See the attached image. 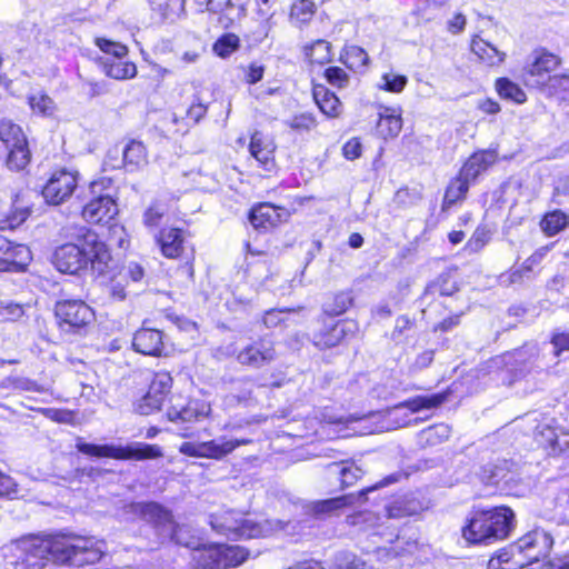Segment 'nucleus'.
<instances>
[{
  "instance_id": "1",
  "label": "nucleus",
  "mask_w": 569,
  "mask_h": 569,
  "mask_svg": "<svg viewBox=\"0 0 569 569\" xmlns=\"http://www.w3.org/2000/svg\"><path fill=\"white\" fill-rule=\"evenodd\" d=\"M14 569H42L46 560L82 567L97 563L106 552L102 540L76 535L28 537L16 545Z\"/></svg>"
},
{
  "instance_id": "2",
  "label": "nucleus",
  "mask_w": 569,
  "mask_h": 569,
  "mask_svg": "<svg viewBox=\"0 0 569 569\" xmlns=\"http://www.w3.org/2000/svg\"><path fill=\"white\" fill-rule=\"evenodd\" d=\"M110 262L111 254L107 244L89 229L77 238V242L58 247L53 254L56 268L70 274L78 273L88 266L98 274H103L108 271Z\"/></svg>"
},
{
  "instance_id": "3",
  "label": "nucleus",
  "mask_w": 569,
  "mask_h": 569,
  "mask_svg": "<svg viewBox=\"0 0 569 569\" xmlns=\"http://www.w3.org/2000/svg\"><path fill=\"white\" fill-rule=\"evenodd\" d=\"M210 526L217 533L230 539H251L286 530L288 522L262 520L257 516L244 515L236 510H221L210 516Z\"/></svg>"
},
{
  "instance_id": "4",
  "label": "nucleus",
  "mask_w": 569,
  "mask_h": 569,
  "mask_svg": "<svg viewBox=\"0 0 569 569\" xmlns=\"http://www.w3.org/2000/svg\"><path fill=\"white\" fill-rule=\"evenodd\" d=\"M515 528V513L505 506L476 510L462 528L463 538L471 543H492L506 539Z\"/></svg>"
},
{
  "instance_id": "5",
  "label": "nucleus",
  "mask_w": 569,
  "mask_h": 569,
  "mask_svg": "<svg viewBox=\"0 0 569 569\" xmlns=\"http://www.w3.org/2000/svg\"><path fill=\"white\" fill-rule=\"evenodd\" d=\"M553 546V537L543 528L537 527L511 545L509 551L500 552L489 561V569H498L502 565L511 567L501 569L525 568L549 555Z\"/></svg>"
},
{
  "instance_id": "6",
  "label": "nucleus",
  "mask_w": 569,
  "mask_h": 569,
  "mask_svg": "<svg viewBox=\"0 0 569 569\" xmlns=\"http://www.w3.org/2000/svg\"><path fill=\"white\" fill-rule=\"evenodd\" d=\"M77 449L84 455L92 457H106L118 460H146L156 459L163 456L162 449L158 445L144 442H132L128 446L116 445H92L79 441Z\"/></svg>"
},
{
  "instance_id": "7",
  "label": "nucleus",
  "mask_w": 569,
  "mask_h": 569,
  "mask_svg": "<svg viewBox=\"0 0 569 569\" xmlns=\"http://www.w3.org/2000/svg\"><path fill=\"white\" fill-rule=\"evenodd\" d=\"M249 551L240 546L210 545L197 551L193 569H230L240 566Z\"/></svg>"
},
{
  "instance_id": "8",
  "label": "nucleus",
  "mask_w": 569,
  "mask_h": 569,
  "mask_svg": "<svg viewBox=\"0 0 569 569\" xmlns=\"http://www.w3.org/2000/svg\"><path fill=\"white\" fill-rule=\"evenodd\" d=\"M96 44L101 51L111 56L104 58L102 61L103 71L108 77L117 80H126L136 77V64L123 60L128 53V49L124 44L104 38H97Z\"/></svg>"
},
{
  "instance_id": "9",
  "label": "nucleus",
  "mask_w": 569,
  "mask_h": 569,
  "mask_svg": "<svg viewBox=\"0 0 569 569\" xmlns=\"http://www.w3.org/2000/svg\"><path fill=\"white\" fill-rule=\"evenodd\" d=\"M149 381V389L139 400L134 403V410L143 416L151 415L158 411L167 395L172 387V378L169 372H147L146 378Z\"/></svg>"
},
{
  "instance_id": "10",
  "label": "nucleus",
  "mask_w": 569,
  "mask_h": 569,
  "mask_svg": "<svg viewBox=\"0 0 569 569\" xmlns=\"http://www.w3.org/2000/svg\"><path fill=\"white\" fill-rule=\"evenodd\" d=\"M54 313L62 330H80L94 320V311L81 300H63L56 305Z\"/></svg>"
},
{
  "instance_id": "11",
  "label": "nucleus",
  "mask_w": 569,
  "mask_h": 569,
  "mask_svg": "<svg viewBox=\"0 0 569 569\" xmlns=\"http://www.w3.org/2000/svg\"><path fill=\"white\" fill-rule=\"evenodd\" d=\"M131 509L143 520L152 523L163 540L169 539L180 542L177 537V526L172 520V516L170 511L161 505L156 502H140L132 505Z\"/></svg>"
},
{
  "instance_id": "12",
  "label": "nucleus",
  "mask_w": 569,
  "mask_h": 569,
  "mask_svg": "<svg viewBox=\"0 0 569 569\" xmlns=\"http://www.w3.org/2000/svg\"><path fill=\"white\" fill-rule=\"evenodd\" d=\"M78 187V173L67 169L54 170L42 188L47 203L58 206L66 202Z\"/></svg>"
},
{
  "instance_id": "13",
  "label": "nucleus",
  "mask_w": 569,
  "mask_h": 569,
  "mask_svg": "<svg viewBox=\"0 0 569 569\" xmlns=\"http://www.w3.org/2000/svg\"><path fill=\"white\" fill-rule=\"evenodd\" d=\"M560 59L550 52L536 51L526 69V82L531 87L546 86L558 69Z\"/></svg>"
},
{
  "instance_id": "14",
  "label": "nucleus",
  "mask_w": 569,
  "mask_h": 569,
  "mask_svg": "<svg viewBox=\"0 0 569 569\" xmlns=\"http://www.w3.org/2000/svg\"><path fill=\"white\" fill-rule=\"evenodd\" d=\"M357 330L358 326L353 320L330 322L313 335V343L320 349L332 348L353 336Z\"/></svg>"
},
{
  "instance_id": "15",
  "label": "nucleus",
  "mask_w": 569,
  "mask_h": 569,
  "mask_svg": "<svg viewBox=\"0 0 569 569\" xmlns=\"http://www.w3.org/2000/svg\"><path fill=\"white\" fill-rule=\"evenodd\" d=\"M118 213V206L109 194L90 199L82 209V217L89 223H108Z\"/></svg>"
},
{
  "instance_id": "16",
  "label": "nucleus",
  "mask_w": 569,
  "mask_h": 569,
  "mask_svg": "<svg viewBox=\"0 0 569 569\" xmlns=\"http://www.w3.org/2000/svg\"><path fill=\"white\" fill-rule=\"evenodd\" d=\"M276 358V350L273 342L268 339H260L238 353V361L241 365L259 368L263 365L270 363Z\"/></svg>"
},
{
  "instance_id": "17",
  "label": "nucleus",
  "mask_w": 569,
  "mask_h": 569,
  "mask_svg": "<svg viewBox=\"0 0 569 569\" xmlns=\"http://www.w3.org/2000/svg\"><path fill=\"white\" fill-rule=\"evenodd\" d=\"M249 151L266 172L274 171L276 144L270 137L264 136L260 131L253 132L250 139Z\"/></svg>"
},
{
  "instance_id": "18",
  "label": "nucleus",
  "mask_w": 569,
  "mask_h": 569,
  "mask_svg": "<svg viewBox=\"0 0 569 569\" xmlns=\"http://www.w3.org/2000/svg\"><path fill=\"white\" fill-rule=\"evenodd\" d=\"M28 259L29 251L26 246L12 244L0 234V271L19 270Z\"/></svg>"
},
{
  "instance_id": "19",
  "label": "nucleus",
  "mask_w": 569,
  "mask_h": 569,
  "mask_svg": "<svg viewBox=\"0 0 569 569\" xmlns=\"http://www.w3.org/2000/svg\"><path fill=\"white\" fill-rule=\"evenodd\" d=\"M287 217L288 212L284 208L263 202L252 208L249 219L254 229L267 230L277 226Z\"/></svg>"
},
{
  "instance_id": "20",
  "label": "nucleus",
  "mask_w": 569,
  "mask_h": 569,
  "mask_svg": "<svg viewBox=\"0 0 569 569\" xmlns=\"http://www.w3.org/2000/svg\"><path fill=\"white\" fill-rule=\"evenodd\" d=\"M132 346L137 352L159 357L162 355L164 348L162 332L154 329L141 328L134 333Z\"/></svg>"
},
{
  "instance_id": "21",
  "label": "nucleus",
  "mask_w": 569,
  "mask_h": 569,
  "mask_svg": "<svg viewBox=\"0 0 569 569\" xmlns=\"http://www.w3.org/2000/svg\"><path fill=\"white\" fill-rule=\"evenodd\" d=\"M209 403L199 400H190L186 406H172L167 415L171 421L191 422L210 415Z\"/></svg>"
},
{
  "instance_id": "22",
  "label": "nucleus",
  "mask_w": 569,
  "mask_h": 569,
  "mask_svg": "<svg viewBox=\"0 0 569 569\" xmlns=\"http://www.w3.org/2000/svg\"><path fill=\"white\" fill-rule=\"evenodd\" d=\"M31 214L29 204L24 203L19 196L4 209H0V230H13L20 227Z\"/></svg>"
},
{
  "instance_id": "23",
  "label": "nucleus",
  "mask_w": 569,
  "mask_h": 569,
  "mask_svg": "<svg viewBox=\"0 0 569 569\" xmlns=\"http://www.w3.org/2000/svg\"><path fill=\"white\" fill-rule=\"evenodd\" d=\"M446 399V393L417 396L389 409L387 416L391 419L392 417H397L403 409H408L410 412H418L423 409L436 408L443 403Z\"/></svg>"
},
{
  "instance_id": "24",
  "label": "nucleus",
  "mask_w": 569,
  "mask_h": 569,
  "mask_svg": "<svg viewBox=\"0 0 569 569\" xmlns=\"http://www.w3.org/2000/svg\"><path fill=\"white\" fill-rule=\"evenodd\" d=\"M400 107H382L379 112L377 131L383 139L397 137L402 129Z\"/></svg>"
},
{
  "instance_id": "25",
  "label": "nucleus",
  "mask_w": 569,
  "mask_h": 569,
  "mask_svg": "<svg viewBox=\"0 0 569 569\" xmlns=\"http://www.w3.org/2000/svg\"><path fill=\"white\" fill-rule=\"evenodd\" d=\"M248 439H227L220 437L214 440L202 442V458L220 460L231 453L236 448L248 445Z\"/></svg>"
},
{
  "instance_id": "26",
  "label": "nucleus",
  "mask_w": 569,
  "mask_h": 569,
  "mask_svg": "<svg viewBox=\"0 0 569 569\" xmlns=\"http://www.w3.org/2000/svg\"><path fill=\"white\" fill-rule=\"evenodd\" d=\"M248 439H227L220 437L214 440L202 442V458L220 460L231 453L236 448L248 445Z\"/></svg>"
},
{
  "instance_id": "27",
  "label": "nucleus",
  "mask_w": 569,
  "mask_h": 569,
  "mask_svg": "<svg viewBox=\"0 0 569 569\" xmlns=\"http://www.w3.org/2000/svg\"><path fill=\"white\" fill-rule=\"evenodd\" d=\"M497 154L491 150L473 153L463 164L460 172L462 177L473 181L482 171L496 162Z\"/></svg>"
},
{
  "instance_id": "28",
  "label": "nucleus",
  "mask_w": 569,
  "mask_h": 569,
  "mask_svg": "<svg viewBox=\"0 0 569 569\" xmlns=\"http://www.w3.org/2000/svg\"><path fill=\"white\" fill-rule=\"evenodd\" d=\"M161 252L164 257L174 259L178 258L183 250V232L181 229L169 228L161 230L158 239Z\"/></svg>"
},
{
  "instance_id": "29",
  "label": "nucleus",
  "mask_w": 569,
  "mask_h": 569,
  "mask_svg": "<svg viewBox=\"0 0 569 569\" xmlns=\"http://www.w3.org/2000/svg\"><path fill=\"white\" fill-rule=\"evenodd\" d=\"M420 509L421 503L412 495L398 497L386 506L387 517L393 519L416 515Z\"/></svg>"
},
{
  "instance_id": "30",
  "label": "nucleus",
  "mask_w": 569,
  "mask_h": 569,
  "mask_svg": "<svg viewBox=\"0 0 569 569\" xmlns=\"http://www.w3.org/2000/svg\"><path fill=\"white\" fill-rule=\"evenodd\" d=\"M148 162L146 147L139 141H130L123 149V164L128 171H134Z\"/></svg>"
},
{
  "instance_id": "31",
  "label": "nucleus",
  "mask_w": 569,
  "mask_h": 569,
  "mask_svg": "<svg viewBox=\"0 0 569 569\" xmlns=\"http://www.w3.org/2000/svg\"><path fill=\"white\" fill-rule=\"evenodd\" d=\"M0 140L6 148L28 144L21 127L10 120L0 121Z\"/></svg>"
},
{
  "instance_id": "32",
  "label": "nucleus",
  "mask_w": 569,
  "mask_h": 569,
  "mask_svg": "<svg viewBox=\"0 0 569 569\" xmlns=\"http://www.w3.org/2000/svg\"><path fill=\"white\" fill-rule=\"evenodd\" d=\"M471 49L483 62L497 66L505 60V53L482 39H473Z\"/></svg>"
},
{
  "instance_id": "33",
  "label": "nucleus",
  "mask_w": 569,
  "mask_h": 569,
  "mask_svg": "<svg viewBox=\"0 0 569 569\" xmlns=\"http://www.w3.org/2000/svg\"><path fill=\"white\" fill-rule=\"evenodd\" d=\"M470 182L471 180L462 177L461 172L456 179L451 180L445 193L443 208H449L463 199L469 190Z\"/></svg>"
},
{
  "instance_id": "34",
  "label": "nucleus",
  "mask_w": 569,
  "mask_h": 569,
  "mask_svg": "<svg viewBox=\"0 0 569 569\" xmlns=\"http://www.w3.org/2000/svg\"><path fill=\"white\" fill-rule=\"evenodd\" d=\"M315 100L319 109L328 117H338L341 112V102L338 97L325 89L316 90Z\"/></svg>"
},
{
  "instance_id": "35",
  "label": "nucleus",
  "mask_w": 569,
  "mask_h": 569,
  "mask_svg": "<svg viewBox=\"0 0 569 569\" xmlns=\"http://www.w3.org/2000/svg\"><path fill=\"white\" fill-rule=\"evenodd\" d=\"M340 60L351 70H359L369 62L368 53L360 47L346 46L340 54Z\"/></svg>"
},
{
  "instance_id": "36",
  "label": "nucleus",
  "mask_w": 569,
  "mask_h": 569,
  "mask_svg": "<svg viewBox=\"0 0 569 569\" xmlns=\"http://www.w3.org/2000/svg\"><path fill=\"white\" fill-rule=\"evenodd\" d=\"M7 149L9 150L7 157V167L12 171L24 170L31 160V153L28 144L10 147Z\"/></svg>"
},
{
  "instance_id": "37",
  "label": "nucleus",
  "mask_w": 569,
  "mask_h": 569,
  "mask_svg": "<svg viewBox=\"0 0 569 569\" xmlns=\"http://www.w3.org/2000/svg\"><path fill=\"white\" fill-rule=\"evenodd\" d=\"M508 475L507 462H489L481 467L479 477L487 485H498Z\"/></svg>"
},
{
  "instance_id": "38",
  "label": "nucleus",
  "mask_w": 569,
  "mask_h": 569,
  "mask_svg": "<svg viewBox=\"0 0 569 569\" xmlns=\"http://www.w3.org/2000/svg\"><path fill=\"white\" fill-rule=\"evenodd\" d=\"M316 11V6L311 0H296L291 7L290 19L297 26L308 23Z\"/></svg>"
},
{
  "instance_id": "39",
  "label": "nucleus",
  "mask_w": 569,
  "mask_h": 569,
  "mask_svg": "<svg viewBox=\"0 0 569 569\" xmlns=\"http://www.w3.org/2000/svg\"><path fill=\"white\" fill-rule=\"evenodd\" d=\"M305 53L311 62L323 64L331 60V46L326 40H317L305 47Z\"/></svg>"
},
{
  "instance_id": "40",
  "label": "nucleus",
  "mask_w": 569,
  "mask_h": 569,
  "mask_svg": "<svg viewBox=\"0 0 569 569\" xmlns=\"http://www.w3.org/2000/svg\"><path fill=\"white\" fill-rule=\"evenodd\" d=\"M496 88L501 98L515 101L517 103H522L527 99L525 91L509 79H498L496 82Z\"/></svg>"
},
{
  "instance_id": "41",
  "label": "nucleus",
  "mask_w": 569,
  "mask_h": 569,
  "mask_svg": "<svg viewBox=\"0 0 569 569\" xmlns=\"http://www.w3.org/2000/svg\"><path fill=\"white\" fill-rule=\"evenodd\" d=\"M568 224V217L560 210L547 213L540 226L542 231L548 236H555Z\"/></svg>"
},
{
  "instance_id": "42",
  "label": "nucleus",
  "mask_w": 569,
  "mask_h": 569,
  "mask_svg": "<svg viewBox=\"0 0 569 569\" xmlns=\"http://www.w3.org/2000/svg\"><path fill=\"white\" fill-rule=\"evenodd\" d=\"M31 110L43 117H51L56 112L54 101L46 93L38 92L29 97Z\"/></svg>"
},
{
  "instance_id": "43",
  "label": "nucleus",
  "mask_w": 569,
  "mask_h": 569,
  "mask_svg": "<svg viewBox=\"0 0 569 569\" xmlns=\"http://www.w3.org/2000/svg\"><path fill=\"white\" fill-rule=\"evenodd\" d=\"M332 468L337 469L343 487L352 486L363 476L362 469L353 462L335 463Z\"/></svg>"
},
{
  "instance_id": "44",
  "label": "nucleus",
  "mask_w": 569,
  "mask_h": 569,
  "mask_svg": "<svg viewBox=\"0 0 569 569\" xmlns=\"http://www.w3.org/2000/svg\"><path fill=\"white\" fill-rule=\"evenodd\" d=\"M239 47V39L237 36L229 33L222 36L213 44V51L222 58L229 57Z\"/></svg>"
},
{
  "instance_id": "45",
  "label": "nucleus",
  "mask_w": 569,
  "mask_h": 569,
  "mask_svg": "<svg viewBox=\"0 0 569 569\" xmlns=\"http://www.w3.org/2000/svg\"><path fill=\"white\" fill-rule=\"evenodd\" d=\"M381 82L382 83L379 84L381 89L393 93H399L405 89L408 80L405 76L388 72L382 74Z\"/></svg>"
},
{
  "instance_id": "46",
  "label": "nucleus",
  "mask_w": 569,
  "mask_h": 569,
  "mask_svg": "<svg viewBox=\"0 0 569 569\" xmlns=\"http://www.w3.org/2000/svg\"><path fill=\"white\" fill-rule=\"evenodd\" d=\"M356 498L353 495L341 496L332 499H327L317 505L318 512H330L341 509L346 506L352 505Z\"/></svg>"
},
{
  "instance_id": "47",
  "label": "nucleus",
  "mask_w": 569,
  "mask_h": 569,
  "mask_svg": "<svg viewBox=\"0 0 569 569\" xmlns=\"http://www.w3.org/2000/svg\"><path fill=\"white\" fill-rule=\"evenodd\" d=\"M351 305V298L348 293L341 292L335 296L332 303H325L323 310L331 316L343 313Z\"/></svg>"
},
{
  "instance_id": "48",
  "label": "nucleus",
  "mask_w": 569,
  "mask_h": 569,
  "mask_svg": "<svg viewBox=\"0 0 569 569\" xmlns=\"http://www.w3.org/2000/svg\"><path fill=\"white\" fill-rule=\"evenodd\" d=\"M288 124L293 130L301 131V132H303V131L308 132V131L315 129L317 127L318 122H317V119L315 118V116L306 112V113H300V114L292 117L288 121Z\"/></svg>"
},
{
  "instance_id": "49",
  "label": "nucleus",
  "mask_w": 569,
  "mask_h": 569,
  "mask_svg": "<svg viewBox=\"0 0 569 569\" xmlns=\"http://www.w3.org/2000/svg\"><path fill=\"white\" fill-rule=\"evenodd\" d=\"M164 207L158 202L151 203L143 213V223L148 228H156L159 226L163 214Z\"/></svg>"
},
{
  "instance_id": "50",
  "label": "nucleus",
  "mask_w": 569,
  "mask_h": 569,
  "mask_svg": "<svg viewBox=\"0 0 569 569\" xmlns=\"http://www.w3.org/2000/svg\"><path fill=\"white\" fill-rule=\"evenodd\" d=\"M450 436V427L445 423L436 425L423 431L426 440L432 445L448 439Z\"/></svg>"
},
{
  "instance_id": "51",
  "label": "nucleus",
  "mask_w": 569,
  "mask_h": 569,
  "mask_svg": "<svg viewBox=\"0 0 569 569\" xmlns=\"http://www.w3.org/2000/svg\"><path fill=\"white\" fill-rule=\"evenodd\" d=\"M327 81L338 88H343L349 81L348 73L339 67H330L325 72Z\"/></svg>"
},
{
  "instance_id": "52",
  "label": "nucleus",
  "mask_w": 569,
  "mask_h": 569,
  "mask_svg": "<svg viewBox=\"0 0 569 569\" xmlns=\"http://www.w3.org/2000/svg\"><path fill=\"white\" fill-rule=\"evenodd\" d=\"M559 430L550 426H541L536 435L537 441L550 451Z\"/></svg>"
},
{
  "instance_id": "53",
  "label": "nucleus",
  "mask_w": 569,
  "mask_h": 569,
  "mask_svg": "<svg viewBox=\"0 0 569 569\" xmlns=\"http://www.w3.org/2000/svg\"><path fill=\"white\" fill-rule=\"evenodd\" d=\"M551 343L556 356H559L563 351H569V330L553 331Z\"/></svg>"
},
{
  "instance_id": "54",
  "label": "nucleus",
  "mask_w": 569,
  "mask_h": 569,
  "mask_svg": "<svg viewBox=\"0 0 569 569\" xmlns=\"http://www.w3.org/2000/svg\"><path fill=\"white\" fill-rule=\"evenodd\" d=\"M290 310L283 309H272L266 312L263 317V323L266 327L271 328L280 325L286 320V315H288Z\"/></svg>"
},
{
  "instance_id": "55",
  "label": "nucleus",
  "mask_w": 569,
  "mask_h": 569,
  "mask_svg": "<svg viewBox=\"0 0 569 569\" xmlns=\"http://www.w3.org/2000/svg\"><path fill=\"white\" fill-rule=\"evenodd\" d=\"M362 146L359 139L352 138L348 140L342 148L343 157L348 160H355L361 156Z\"/></svg>"
},
{
  "instance_id": "56",
  "label": "nucleus",
  "mask_w": 569,
  "mask_h": 569,
  "mask_svg": "<svg viewBox=\"0 0 569 569\" xmlns=\"http://www.w3.org/2000/svg\"><path fill=\"white\" fill-rule=\"evenodd\" d=\"M207 112V106L199 101V98L196 97L189 109L187 110V117L193 122H198L201 118L204 117Z\"/></svg>"
},
{
  "instance_id": "57",
  "label": "nucleus",
  "mask_w": 569,
  "mask_h": 569,
  "mask_svg": "<svg viewBox=\"0 0 569 569\" xmlns=\"http://www.w3.org/2000/svg\"><path fill=\"white\" fill-rule=\"evenodd\" d=\"M569 450V433L559 430L553 445H551L550 453L558 455Z\"/></svg>"
},
{
  "instance_id": "58",
  "label": "nucleus",
  "mask_w": 569,
  "mask_h": 569,
  "mask_svg": "<svg viewBox=\"0 0 569 569\" xmlns=\"http://www.w3.org/2000/svg\"><path fill=\"white\" fill-rule=\"evenodd\" d=\"M433 292L438 291L442 296H450L455 292V283H449L448 278L440 277L437 283L429 287Z\"/></svg>"
},
{
  "instance_id": "59",
  "label": "nucleus",
  "mask_w": 569,
  "mask_h": 569,
  "mask_svg": "<svg viewBox=\"0 0 569 569\" xmlns=\"http://www.w3.org/2000/svg\"><path fill=\"white\" fill-rule=\"evenodd\" d=\"M202 442H183L179 451L188 457L202 458Z\"/></svg>"
},
{
  "instance_id": "60",
  "label": "nucleus",
  "mask_w": 569,
  "mask_h": 569,
  "mask_svg": "<svg viewBox=\"0 0 569 569\" xmlns=\"http://www.w3.org/2000/svg\"><path fill=\"white\" fill-rule=\"evenodd\" d=\"M42 412L46 415V417L58 422H69L72 419V413L68 410L48 408L42 409Z\"/></svg>"
},
{
  "instance_id": "61",
  "label": "nucleus",
  "mask_w": 569,
  "mask_h": 569,
  "mask_svg": "<svg viewBox=\"0 0 569 569\" xmlns=\"http://www.w3.org/2000/svg\"><path fill=\"white\" fill-rule=\"evenodd\" d=\"M243 386L241 393H231L226 397V403L229 406H232L234 403H240L242 401H247L251 393V388H247V386H250L248 382L241 383Z\"/></svg>"
},
{
  "instance_id": "62",
  "label": "nucleus",
  "mask_w": 569,
  "mask_h": 569,
  "mask_svg": "<svg viewBox=\"0 0 569 569\" xmlns=\"http://www.w3.org/2000/svg\"><path fill=\"white\" fill-rule=\"evenodd\" d=\"M16 487L17 485L10 476L0 472V497L16 493Z\"/></svg>"
},
{
  "instance_id": "63",
  "label": "nucleus",
  "mask_w": 569,
  "mask_h": 569,
  "mask_svg": "<svg viewBox=\"0 0 569 569\" xmlns=\"http://www.w3.org/2000/svg\"><path fill=\"white\" fill-rule=\"evenodd\" d=\"M540 569H569V555L548 560Z\"/></svg>"
},
{
  "instance_id": "64",
  "label": "nucleus",
  "mask_w": 569,
  "mask_h": 569,
  "mask_svg": "<svg viewBox=\"0 0 569 569\" xmlns=\"http://www.w3.org/2000/svg\"><path fill=\"white\" fill-rule=\"evenodd\" d=\"M1 315L7 320H17L23 315V310L20 305L9 303L2 308Z\"/></svg>"
}]
</instances>
